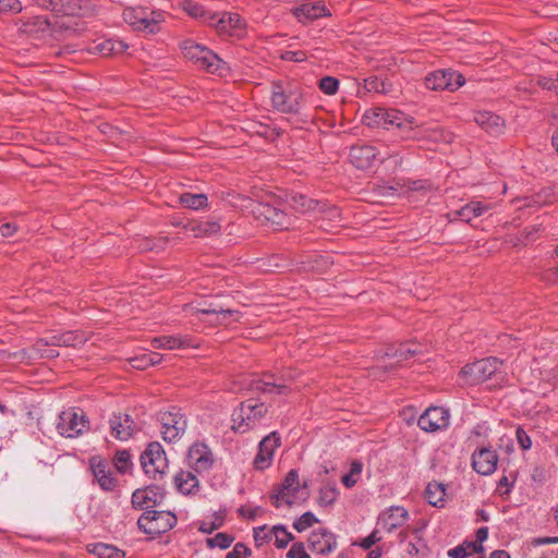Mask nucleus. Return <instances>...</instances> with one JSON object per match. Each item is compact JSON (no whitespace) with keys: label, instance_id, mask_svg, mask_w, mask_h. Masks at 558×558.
<instances>
[{"label":"nucleus","instance_id":"f257e3e1","mask_svg":"<svg viewBox=\"0 0 558 558\" xmlns=\"http://www.w3.org/2000/svg\"><path fill=\"white\" fill-rule=\"evenodd\" d=\"M181 50L186 59L193 61L199 68L207 70L209 73L223 76L230 71L228 63L217 53L192 39L184 40L181 44Z\"/></svg>","mask_w":558,"mask_h":558},{"label":"nucleus","instance_id":"f03ea898","mask_svg":"<svg viewBox=\"0 0 558 558\" xmlns=\"http://www.w3.org/2000/svg\"><path fill=\"white\" fill-rule=\"evenodd\" d=\"M271 105L281 112L298 114L304 105V92L295 84L272 83Z\"/></svg>","mask_w":558,"mask_h":558},{"label":"nucleus","instance_id":"7ed1b4c3","mask_svg":"<svg viewBox=\"0 0 558 558\" xmlns=\"http://www.w3.org/2000/svg\"><path fill=\"white\" fill-rule=\"evenodd\" d=\"M123 17L134 29L155 34L160 29V23L163 21V12L150 10L149 8L137 7L128 8L123 12Z\"/></svg>","mask_w":558,"mask_h":558},{"label":"nucleus","instance_id":"20e7f679","mask_svg":"<svg viewBox=\"0 0 558 558\" xmlns=\"http://www.w3.org/2000/svg\"><path fill=\"white\" fill-rule=\"evenodd\" d=\"M501 364L502 363L494 356L478 360L461 368L459 377L464 385L475 386L495 375Z\"/></svg>","mask_w":558,"mask_h":558},{"label":"nucleus","instance_id":"39448f33","mask_svg":"<svg viewBox=\"0 0 558 558\" xmlns=\"http://www.w3.org/2000/svg\"><path fill=\"white\" fill-rule=\"evenodd\" d=\"M177 515L170 511L147 510L137 520L141 531L156 536L170 531L177 524Z\"/></svg>","mask_w":558,"mask_h":558},{"label":"nucleus","instance_id":"423d86ee","mask_svg":"<svg viewBox=\"0 0 558 558\" xmlns=\"http://www.w3.org/2000/svg\"><path fill=\"white\" fill-rule=\"evenodd\" d=\"M363 122L369 128H383L389 130L392 126L397 129L408 128L411 131L410 123L404 121V114L396 109L373 108L365 111Z\"/></svg>","mask_w":558,"mask_h":558},{"label":"nucleus","instance_id":"0eeeda50","mask_svg":"<svg viewBox=\"0 0 558 558\" xmlns=\"http://www.w3.org/2000/svg\"><path fill=\"white\" fill-rule=\"evenodd\" d=\"M141 465L149 477L154 480L162 478L168 469V459L160 442L153 441L147 445L141 456Z\"/></svg>","mask_w":558,"mask_h":558},{"label":"nucleus","instance_id":"6e6552de","mask_svg":"<svg viewBox=\"0 0 558 558\" xmlns=\"http://www.w3.org/2000/svg\"><path fill=\"white\" fill-rule=\"evenodd\" d=\"M161 435L165 441L173 442L182 437L186 429V418L180 409L172 407L158 413Z\"/></svg>","mask_w":558,"mask_h":558},{"label":"nucleus","instance_id":"1a4fd4ad","mask_svg":"<svg viewBox=\"0 0 558 558\" xmlns=\"http://www.w3.org/2000/svg\"><path fill=\"white\" fill-rule=\"evenodd\" d=\"M284 375L267 372L258 378H252L246 384V389L252 393L288 395L291 391Z\"/></svg>","mask_w":558,"mask_h":558},{"label":"nucleus","instance_id":"9d476101","mask_svg":"<svg viewBox=\"0 0 558 558\" xmlns=\"http://www.w3.org/2000/svg\"><path fill=\"white\" fill-rule=\"evenodd\" d=\"M251 211L262 225L275 229H288L291 225L289 216L281 209L268 203L252 202Z\"/></svg>","mask_w":558,"mask_h":558},{"label":"nucleus","instance_id":"9b49d317","mask_svg":"<svg viewBox=\"0 0 558 558\" xmlns=\"http://www.w3.org/2000/svg\"><path fill=\"white\" fill-rule=\"evenodd\" d=\"M88 425V420L81 409L71 408L62 411L58 417L57 430L66 438L81 436Z\"/></svg>","mask_w":558,"mask_h":558},{"label":"nucleus","instance_id":"f8f14e48","mask_svg":"<svg viewBox=\"0 0 558 558\" xmlns=\"http://www.w3.org/2000/svg\"><path fill=\"white\" fill-rule=\"evenodd\" d=\"M267 413L264 403H253L251 400L243 402L239 412L233 414L234 430L245 433L254 428Z\"/></svg>","mask_w":558,"mask_h":558},{"label":"nucleus","instance_id":"ddd939ff","mask_svg":"<svg viewBox=\"0 0 558 558\" xmlns=\"http://www.w3.org/2000/svg\"><path fill=\"white\" fill-rule=\"evenodd\" d=\"M465 78L461 73L448 70H437L425 77V85L430 90L453 92L464 85Z\"/></svg>","mask_w":558,"mask_h":558},{"label":"nucleus","instance_id":"4468645a","mask_svg":"<svg viewBox=\"0 0 558 558\" xmlns=\"http://www.w3.org/2000/svg\"><path fill=\"white\" fill-rule=\"evenodd\" d=\"M85 332L78 330H69L64 332H54L46 338L38 339L34 344V350H41L44 347H80L87 341Z\"/></svg>","mask_w":558,"mask_h":558},{"label":"nucleus","instance_id":"2eb2a0df","mask_svg":"<svg viewBox=\"0 0 558 558\" xmlns=\"http://www.w3.org/2000/svg\"><path fill=\"white\" fill-rule=\"evenodd\" d=\"M218 34L229 37H242L244 35L245 22L238 13H216V21L210 24Z\"/></svg>","mask_w":558,"mask_h":558},{"label":"nucleus","instance_id":"dca6fc26","mask_svg":"<svg viewBox=\"0 0 558 558\" xmlns=\"http://www.w3.org/2000/svg\"><path fill=\"white\" fill-rule=\"evenodd\" d=\"M417 425L425 432H437L449 425V411L441 407H430L420 416Z\"/></svg>","mask_w":558,"mask_h":558},{"label":"nucleus","instance_id":"f3484780","mask_svg":"<svg viewBox=\"0 0 558 558\" xmlns=\"http://www.w3.org/2000/svg\"><path fill=\"white\" fill-rule=\"evenodd\" d=\"M307 543L308 548L319 555H329L338 545L337 535L325 527L312 531Z\"/></svg>","mask_w":558,"mask_h":558},{"label":"nucleus","instance_id":"a211bd4d","mask_svg":"<svg viewBox=\"0 0 558 558\" xmlns=\"http://www.w3.org/2000/svg\"><path fill=\"white\" fill-rule=\"evenodd\" d=\"M163 498L165 489L161 486L149 485L132 494V505L136 509H149L159 506Z\"/></svg>","mask_w":558,"mask_h":558},{"label":"nucleus","instance_id":"6ab92c4d","mask_svg":"<svg viewBox=\"0 0 558 558\" xmlns=\"http://www.w3.org/2000/svg\"><path fill=\"white\" fill-rule=\"evenodd\" d=\"M281 439L277 432L270 433L259 442L258 453L254 459V466L257 470L267 469L272 461L275 450L280 446Z\"/></svg>","mask_w":558,"mask_h":558},{"label":"nucleus","instance_id":"aec40b11","mask_svg":"<svg viewBox=\"0 0 558 558\" xmlns=\"http://www.w3.org/2000/svg\"><path fill=\"white\" fill-rule=\"evenodd\" d=\"M189 465L197 473L208 471L214 463L209 447L203 442H195L187 453Z\"/></svg>","mask_w":558,"mask_h":558},{"label":"nucleus","instance_id":"412c9836","mask_svg":"<svg viewBox=\"0 0 558 558\" xmlns=\"http://www.w3.org/2000/svg\"><path fill=\"white\" fill-rule=\"evenodd\" d=\"M52 11L65 15L92 16L97 12V4L93 0H56Z\"/></svg>","mask_w":558,"mask_h":558},{"label":"nucleus","instance_id":"4be33fe9","mask_svg":"<svg viewBox=\"0 0 558 558\" xmlns=\"http://www.w3.org/2000/svg\"><path fill=\"white\" fill-rule=\"evenodd\" d=\"M299 473L296 470H290L282 481L280 489L271 495L272 504L275 507H279L280 501L289 506L293 505V498L299 492Z\"/></svg>","mask_w":558,"mask_h":558},{"label":"nucleus","instance_id":"5701e85b","mask_svg":"<svg viewBox=\"0 0 558 558\" xmlns=\"http://www.w3.org/2000/svg\"><path fill=\"white\" fill-rule=\"evenodd\" d=\"M89 465L95 480L102 490L111 492L116 488L118 481L113 476L107 460L93 457L89 459Z\"/></svg>","mask_w":558,"mask_h":558},{"label":"nucleus","instance_id":"b1692460","mask_svg":"<svg viewBox=\"0 0 558 558\" xmlns=\"http://www.w3.org/2000/svg\"><path fill=\"white\" fill-rule=\"evenodd\" d=\"M498 456L490 448L483 447L472 454V468L481 475H490L497 468Z\"/></svg>","mask_w":558,"mask_h":558},{"label":"nucleus","instance_id":"393cba45","mask_svg":"<svg viewBox=\"0 0 558 558\" xmlns=\"http://www.w3.org/2000/svg\"><path fill=\"white\" fill-rule=\"evenodd\" d=\"M111 435L121 441L130 439L135 430V423L126 413H113L109 420Z\"/></svg>","mask_w":558,"mask_h":558},{"label":"nucleus","instance_id":"a878e982","mask_svg":"<svg viewBox=\"0 0 558 558\" xmlns=\"http://www.w3.org/2000/svg\"><path fill=\"white\" fill-rule=\"evenodd\" d=\"M350 160L357 169H368L374 160L380 156V151L371 145H354L350 149Z\"/></svg>","mask_w":558,"mask_h":558},{"label":"nucleus","instance_id":"bb28decb","mask_svg":"<svg viewBox=\"0 0 558 558\" xmlns=\"http://www.w3.org/2000/svg\"><path fill=\"white\" fill-rule=\"evenodd\" d=\"M184 311L191 314H204L211 316L208 320L211 325H225L238 312L234 310H223L222 307L209 305L208 307H198L194 304H185Z\"/></svg>","mask_w":558,"mask_h":558},{"label":"nucleus","instance_id":"cd10ccee","mask_svg":"<svg viewBox=\"0 0 558 558\" xmlns=\"http://www.w3.org/2000/svg\"><path fill=\"white\" fill-rule=\"evenodd\" d=\"M408 519L409 512L405 508L401 506H392L380 512L378 523H380L387 532H392L393 530L401 527Z\"/></svg>","mask_w":558,"mask_h":558},{"label":"nucleus","instance_id":"c85d7f7f","mask_svg":"<svg viewBox=\"0 0 558 558\" xmlns=\"http://www.w3.org/2000/svg\"><path fill=\"white\" fill-rule=\"evenodd\" d=\"M475 123L492 136H499L505 130V120L490 112L478 111L474 114Z\"/></svg>","mask_w":558,"mask_h":558},{"label":"nucleus","instance_id":"c756f323","mask_svg":"<svg viewBox=\"0 0 558 558\" xmlns=\"http://www.w3.org/2000/svg\"><path fill=\"white\" fill-rule=\"evenodd\" d=\"M295 17L306 23L323 16H329L330 12L323 1L306 2L293 10Z\"/></svg>","mask_w":558,"mask_h":558},{"label":"nucleus","instance_id":"7c9ffc66","mask_svg":"<svg viewBox=\"0 0 558 558\" xmlns=\"http://www.w3.org/2000/svg\"><path fill=\"white\" fill-rule=\"evenodd\" d=\"M128 49V45L121 40L101 39L94 41L87 48V51L93 54L109 57L113 54L123 53Z\"/></svg>","mask_w":558,"mask_h":558},{"label":"nucleus","instance_id":"2f4dec72","mask_svg":"<svg viewBox=\"0 0 558 558\" xmlns=\"http://www.w3.org/2000/svg\"><path fill=\"white\" fill-rule=\"evenodd\" d=\"M150 344L154 349L175 350L186 347H194L187 337L180 336H160L151 339Z\"/></svg>","mask_w":558,"mask_h":558},{"label":"nucleus","instance_id":"473e14b6","mask_svg":"<svg viewBox=\"0 0 558 558\" xmlns=\"http://www.w3.org/2000/svg\"><path fill=\"white\" fill-rule=\"evenodd\" d=\"M198 484L197 477L190 471L181 470L174 476L177 489L184 495L195 493L198 489Z\"/></svg>","mask_w":558,"mask_h":558},{"label":"nucleus","instance_id":"72a5a7b5","mask_svg":"<svg viewBox=\"0 0 558 558\" xmlns=\"http://www.w3.org/2000/svg\"><path fill=\"white\" fill-rule=\"evenodd\" d=\"M182 9L191 17L199 20L208 25L216 21V13L206 11L201 4L192 0H184L182 2Z\"/></svg>","mask_w":558,"mask_h":558},{"label":"nucleus","instance_id":"f704fd0d","mask_svg":"<svg viewBox=\"0 0 558 558\" xmlns=\"http://www.w3.org/2000/svg\"><path fill=\"white\" fill-rule=\"evenodd\" d=\"M488 209L489 205L483 204L481 202H471L459 210L454 211L452 215L456 219L470 222L473 218L482 216Z\"/></svg>","mask_w":558,"mask_h":558},{"label":"nucleus","instance_id":"c9c22d12","mask_svg":"<svg viewBox=\"0 0 558 558\" xmlns=\"http://www.w3.org/2000/svg\"><path fill=\"white\" fill-rule=\"evenodd\" d=\"M289 205L299 213L316 211L320 207V202L308 198L303 194H292L288 198Z\"/></svg>","mask_w":558,"mask_h":558},{"label":"nucleus","instance_id":"e433bc0d","mask_svg":"<svg viewBox=\"0 0 558 558\" xmlns=\"http://www.w3.org/2000/svg\"><path fill=\"white\" fill-rule=\"evenodd\" d=\"M445 486L441 483H428L425 489V497L429 505L441 508L445 505Z\"/></svg>","mask_w":558,"mask_h":558},{"label":"nucleus","instance_id":"4c0bfd02","mask_svg":"<svg viewBox=\"0 0 558 558\" xmlns=\"http://www.w3.org/2000/svg\"><path fill=\"white\" fill-rule=\"evenodd\" d=\"M422 353L420 345L416 343H401L397 349L390 350L387 355L396 357L398 362L405 361Z\"/></svg>","mask_w":558,"mask_h":558},{"label":"nucleus","instance_id":"58836bf2","mask_svg":"<svg viewBox=\"0 0 558 558\" xmlns=\"http://www.w3.org/2000/svg\"><path fill=\"white\" fill-rule=\"evenodd\" d=\"M364 88L367 92H375L379 94H390L392 92V84L387 80H381L378 76H368L364 80Z\"/></svg>","mask_w":558,"mask_h":558},{"label":"nucleus","instance_id":"ea45409f","mask_svg":"<svg viewBox=\"0 0 558 558\" xmlns=\"http://www.w3.org/2000/svg\"><path fill=\"white\" fill-rule=\"evenodd\" d=\"M180 204L190 209L198 210L205 208L207 206V196L203 193L201 194H192V193H183L180 195Z\"/></svg>","mask_w":558,"mask_h":558},{"label":"nucleus","instance_id":"a19ab883","mask_svg":"<svg viewBox=\"0 0 558 558\" xmlns=\"http://www.w3.org/2000/svg\"><path fill=\"white\" fill-rule=\"evenodd\" d=\"M379 159L383 163H386L387 169L396 172L403 162V157L397 149L387 147L384 153H380Z\"/></svg>","mask_w":558,"mask_h":558},{"label":"nucleus","instance_id":"79ce46f5","mask_svg":"<svg viewBox=\"0 0 558 558\" xmlns=\"http://www.w3.org/2000/svg\"><path fill=\"white\" fill-rule=\"evenodd\" d=\"M474 553H483V546L476 543H463L462 545L456 546L448 551L450 558H466L469 555Z\"/></svg>","mask_w":558,"mask_h":558},{"label":"nucleus","instance_id":"37998d69","mask_svg":"<svg viewBox=\"0 0 558 558\" xmlns=\"http://www.w3.org/2000/svg\"><path fill=\"white\" fill-rule=\"evenodd\" d=\"M90 551L96 555L99 558H123L124 553L117 547L105 544V543H98L93 545V548Z\"/></svg>","mask_w":558,"mask_h":558},{"label":"nucleus","instance_id":"c03bdc74","mask_svg":"<svg viewBox=\"0 0 558 558\" xmlns=\"http://www.w3.org/2000/svg\"><path fill=\"white\" fill-rule=\"evenodd\" d=\"M555 199V195L551 189H544L532 196L525 198L524 206L533 207V206H544L546 204L551 203Z\"/></svg>","mask_w":558,"mask_h":558},{"label":"nucleus","instance_id":"a18cd8bd","mask_svg":"<svg viewBox=\"0 0 558 558\" xmlns=\"http://www.w3.org/2000/svg\"><path fill=\"white\" fill-rule=\"evenodd\" d=\"M113 464L119 473L124 474L129 472L133 465L130 452L128 450L117 451L113 458Z\"/></svg>","mask_w":558,"mask_h":558},{"label":"nucleus","instance_id":"49530a36","mask_svg":"<svg viewBox=\"0 0 558 558\" xmlns=\"http://www.w3.org/2000/svg\"><path fill=\"white\" fill-rule=\"evenodd\" d=\"M275 544L278 548H286L293 541V535L283 525H276L271 529Z\"/></svg>","mask_w":558,"mask_h":558},{"label":"nucleus","instance_id":"de8ad7c7","mask_svg":"<svg viewBox=\"0 0 558 558\" xmlns=\"http://www.w3.org/2000/svg\"><path fill=\"white\" fill-rule=\"evenodd\" d=\"M339 492L335 485H326L319 489L318 502L323 507L331 506L337 499Z\"/></svg>","mask_w":558,"mask_h":558},{"label":"nucleus","instance_id":"09e8293b","mask_svg":"<svg viewBox=\"0 0 558 558\" xmlns=\"http://www.w3.org/2000/svg\"><path fill=\"white\" fill-rule=\"evenodd\" d=\"M233 541V536L227 533H217L214 537L207 538L206 544L209 548L218 547L220 549H227Z\"/></svg>","mask_w":558,"mask_h":558},{"label":"nucleus","instance_id":"8fccbe9b","mask_svg":"<svg viewBox=\"0 0 558 558\" xmlns=\"http://www.w3.org/2000/svg\"><path fill=\"white\" fill-rule=\"evenodd\" d=\"M26 26L29 27V32L36 31L41 33L50 32L51 27L50 22L46 16H35L26 23Z\"/></svg>","mask_w":558,"mask_h":558},{"label":"nucleus","instance_id":"3c124183","mask_svg":"<svg viewBox=\"0 0 558 558\" xmlns=\"http://www.w3.org/2000/svg\"><path fill=\"white\" fill-rule=\"evenodd\" d=\"M315 522H317V518L314 513L307 511L303 513L298 520L294 521L293 527L298 532H303L306 529L311 527Z\"/></svg>","mask_w":558,"mask_h":558},{"label":"nucleus","instance_id":"603ef678","mask_svg":"<svg viewBox=\"0 0 558 558\" xmlns=\"http://www.w3.org/2000/svg\"><path fill=\"white\" fill-rule=\"evenodd\" d=\"M319 89L326 95H333L339 87V81L332 76H325L319 80Z\"/></svg>","mask_w":558,"mask_h":558},{"label":"nucleus","instance_id":"864d4df0","mask_svg":"<svg viewBox=\"0 0 558 558\" xmlns=\"http://www.w3.org/2000/svg\"><path fill=\"white\" fill-rule=\"evenodd\" d=\"M272 538L271 530H268L267 526H258L254 529V539L256 546H260L264 542H269Z\"/></svg>","mask_w":558,"mask_h":558},{"label":"nucleus","instance_id":"5fc2aeb1","mask_svg":"<svg viewBox=\"0 0 558 558\" xmlns=\"http://www.w3.org/2000/svg\"><path fill=\"white\" fill-rule=\"evenodd\" d=\"M21 11L20 0H0V13H19Z\"/></svg>","mask_w":558,"mask_h":558},{"label":"nucleus","instance_id":"6e6d98bb","mask_svg":"<svg viewBox=\"0 0 558 558\" xmlns=\"http://www.w3.org/2000/svg\"><path fill=\"white\" fill-rule=\"evenodd\" d=\"M221 227L218 221L207 220L203 221L198 225V231L206 235L217 234L220 231Z\"/></svg>","mask_w":558,"mask_h":558},{"label":"nucleus","instance_id":"4d7b16f0","mask_svg":"<svg viewBox=\"0 0 558 558\" xmlns=\"http://www.w3.org/2000/svg\"><path fill=\"white\" fill-rule=\"evenodd\" d=\"M251 549L244 543H236L233 549L227 554L226 558H247Z\"/></svg>","mask_w":558,"mask_h":558},{"label":"nucleus","instance_id":"13d9d810","mask_svg":"<svg viewBox=\"0 0 558 558\" xmlns=\"http://www.w3.org/2000/svg\"><path fill=\"white\" fill-rule=\"evenodd\" d=\"M381 537L378 535V531L374 530L368 536L362 538L359 543H353L363 549H371L373 545L380 542Z\"/></svg>","mask_w":558,"mask_h":558},{"label":"nucleus","instance_id":"bf43d9fd","mask_svg":"<svg viewBox=\"0 0 558 558\" xmlns=\"http://www.w3.org/2000/svg\"><path fill=\"white\" fill-rule=\"evenodd\" d=\"M287 558H311L305 551L303 543H294L287 554Z\"/></svg>","mask_w":558,"mask_h":558},{"label":"nucleus","instance_id":"052dcab7","mask_svg":"<svg viewBox=\"0 0 558 558\" xmlns=\"http://www.w3.org/2000/svg\"><path fill=\"white\" fill-rule=\"evenodd\" d=\"M149 361L147 352L136 355L130 359V364L136 369H146L149 367Z\"/></svg>","mask_w":558,"mask_h":558},{"label":"nucleus","instance_id":"680f3d73","mask_svg":"<svg viewBox=\"0 0 558 558\" xmlns=\"http://www.w3.org/2000/svg\"><path fill=\"white\" fill-rule=\"evenodd\" d=\"M515 435L517 440L523 450H529L532 447V440L522 427L517 428Z\"/></svg>","mask_w":558,"mask_h":558},{"label":"nucleus","instance_id":"e2e57ef3","mask_svg":"<svg viewBox=\"0 0 558 558\" xmlns=\"http://www.w3.org/2000/svg\"><path fill=\"white\" fill-rule=\"evenodd\" d=\"M316 211H319L324 215L325 218L333 220L340 216L339 208L336 206H327L326 204L320 203V207L317 208Z\"/></svg>","mask_w":558,"mask_h":558},{"label":"nucleus","instance_id":"0e129e2a","mask_svg":"<svg viewBox=\"0 0 558 558\" xmlns=\"http://www.w3.org/2000/svg\"><path fill=\"white\" fill-rule=\"evenodd\" d=\"M537 83L542 88L553 90L558 95V83L556 78L543 76L538 78Z\"/></svg>","mask_w":558,"mask_h":558},{"label":"nucleus","instance_id":"69168bd1","mask_svg":"<svg viewBox=\"0 0 558 558\" xmlns=\"http://www.w3.org/2000/svg\"><path fill=\"white\" fill-rule=\"evenodd\" d=\"M404 121L407 123H410L411 125V131L405 128V129H398L399 130V136L402 138V140H411V138H415L418 136V133L415 131V128L413 126V121L412 120H408L405 117H404Z\"/></svg>","mask_w":558,"mask_h":558},{"label":"nucleus","instance_id":"338daca9","mask_svg":"<svg viewBox=\"0 0 558 558\" xmlns=\"http://www.w3.org/2000/svg\"><path fill=\"white\" fill-rule=\"evenodd\" d=\"M398 186H400L399 183H397V186L393 185H377L374 191L378 196H389L393 195L398 191Z\"/></svg>","mask_w":558,"mask_h":558},{"label":"nucleus","instance_id":"774afa93","mask_svg":"<svg viewBox=\"0 0 558 558\" xmlns=\"http://www.w3.org/2000/svg\"><path fill=\"white\" fill-rule=\"evenodd\" d=\"M541 231V226H531L522 231V236L525 241L530 242L535 240V235Z\"/></svg>","mask_w":558,"mask_h":558}]
</instances>
